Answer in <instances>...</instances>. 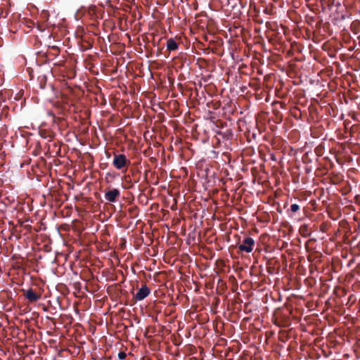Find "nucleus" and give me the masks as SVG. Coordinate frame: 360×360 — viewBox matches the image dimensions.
<instances>
[{
    "mask_svg": "<svg viewBox=\"0 0 360 360\" xmlns=\"http://www.w3.org/2000/svg\"><path fill=\"white\" fill-rule=\"evenodd\" d=\"M356 249L358 250V251L360 252V242L357 244L356 245Z\"/></svg>",
    "mask_w": 360,
    "mask_h": 360,
    "instance_id": "nucleus-12",
    "label": "nucleus"
},
{
    "mask_svg": "<svg viewBox=\"0 0 360 360\" xmlns=\"http://www.w3.org/2000/svg\"><path fill=\"white\" fill-rule=\"evenodd\" d=\"M150 293V289L146 285L143 284L138 292L134 295V297L136 300L141 301L147 297Z\"/></svg>",
    "mask_w": 360,
    "mask_h": 360,
    "instance_id": "nucleus-3",
    "label": "nucleus"
},
{
    "mask_svg": "<svg viewBox=\"0 0 360 360\" xmlns=\"http://www.w3.org/2000/svg\"><path fill=\"white\" fill-rule=\"evenodd\" d=\"M300 232L303 236H309L308 226L306 224L302 225L300 228Z\"/></svg>",
    "mask_w": 360,
    "mask_h": 360,
    "instance_id": "nucleus-8",
    "label": "nucleus"
},
{
    "mask_svg": "<svg viewBox=\"0 0 360 360\" xmlns=\"http://www.w3.org/2000/svg\"><path fill=\"white\" fill-rule=\"evenodd\" d=\"M120 195V192L117 188L109 190L105 193V198L110 202H115Z\"/></svg>",
    "mask_w": 360,
    "mask_h": 360,
    "instance_id": "nucleus-4",
    "label": "nucleus"
},
{
    "mask_svg": "<svg viewBox=\"0 0 360 360\" xmlns=\"http://www.w3.org/2000/svg\"><path fill=\"white\" fill-rule=\"evenodd\" d=\"M135 211H136V207H134V208H130V209H129V212H130L131 214H132V213H134Z\"/></svg>",
    "mask_w": 360,
    "mask_h": 360,
    "instance_id": "nucleus-11",
    "label": "nucleus"
},
{
    "mask_svg": "<svg viewBox=\"0 0 360 360\" xmlns=\"http://www.w3.org/2000/svg\"><path fill=\"white\" fill-rule=\"evenodd\" d=\"M255 240L250 237L245 238L241 244L238 245V249L241 252H251L253 250Z\"/></svg>",
    "mask_w": 360,
    "mask_h": 360,
    "instance_id": "nucleus-2",
    "label": "nucleus"
},
{
    "mask_svg": "<svg viewBox=\"0 0 360 360\" xmlns=\"http://www.w3.org/2000/svg\"><path fill=\"white\" fill-rule=\"evenodd\" d=\"M345 16L342 15V19H345Z\"/></svg>",
    "mask_w": 360,
    "mask_h": 360,
    "instance_id": "nucleus-14",
    "label": "nucleus"
},
{
    "mask_svg": "<svg viewBox=\"0 0 360 360\" xmlns=\"http://www.w3.org/2000/svg\"><path fill=\"white\" fill-rule=\"evenodd\" d=\"M130 164L129 160L123 154H115L112 161V165L117 169H126Z\"/></svg>",
    "mask_w": 360,
    "mask_h": 360,
    "instance_id": "nucleus-1",
    "label": "nucleus"
},
{
    "mask_svg": "<svg viewBox=\"0 0 360 360\" xmlns=\"http://www.w3.org/2000/svg\"><path fill=\"white\" fill-rule=\"evenodd\" d=\"M23 292L25 298L30 302H35L41 297V295L35 292L32 288L27 290H23Z\"/></svg>",
    "mask_w": 360,
    "mask_h": 360,
    "instance_id": "nucleus-5",
    "label": "nucleus"
},
{
    "mask_svg": "<svg viewBox=\"0 0 360 360\" xmlns=\"http://www.w3.org/2000/svg\"><path fill=\"white\" fill-rule=\"evenodd\" d=\"M49 86L51 87V89H53V85L49 84Z\"/></svg>",
    "mask_w": 360,
    "mask_h": 360,
    "instance_id": "nucleus-13",
    "label": "nucleus"
},
{
    "mask_svg": "<svg viewBox=\"0 0 360 360\" xmlns=\"http://www.w3.org/2000/svg\"><path fill=\"white\" fill-rule=\"evenodd\" d=\"M179 44L176 43V41L170 38L167 40V49L169 51H172L178 49Z\"/></svg>",
    "mask_w": 360,
    "mask_h": 360,
    "instance_id": "nucleus-6",
    "label": "nucleus"
},
{
    "mask_svg": "<svg viewBox=\"0 0 360 360\" xmlns=\"http://www.w3.org/2000/svg\"><path fill=\"white\" fill-rule=\"evenodd\" d=\"M127 356V354L124 352H120L118 353V357L120 359L122 360V359H124Z\"/></svg>",
    "mask_w": 360,
    "mask_h": 360,
    "instance_id": "nucleus-10",
    "label": "nucleus"
},
{
    "mask_svg": "<svg viewBox=\"0 0 360 360\" xmlns=\"http://www.w3.org/2000/svg\"><path fill=\"white\" fill-rule=\"evenodd\" d=\"M38 85L40 89H44L47 82V77L45 75H41L37 77Z\"/></svg>",
    "mask_w": 360,
    "mask_h": 360,
    "instance_id": "nucleus-7",
    "label": "nucleus"
},
{
    "mask_svg": "<svg viewBox=\"0 0 360 360\" xmlns=\"http://www.w3.org/2000/svg\"><path fill=\"white\" fill-rule=\"evenodd\" d=\"M300 210V206L297 204H292L290 206V211L292 212H296Z\"/></svg>",
    "mask_w": 360,
    "mask_h": 360,
    "instance_id": "nucleus-9",
    "label": "nucleus"
}]
</instances>
